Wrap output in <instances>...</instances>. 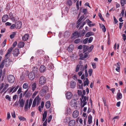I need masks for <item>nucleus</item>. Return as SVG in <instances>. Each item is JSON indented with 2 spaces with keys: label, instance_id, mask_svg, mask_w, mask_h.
I'll return each mask as SVG.
<instances>
[{
  "label": "nucleus",
  "instance_id": "nucleus-34",
  "mask_svg": "<svg viewBox=\"0 0 126 126\" xmlns=\"http://www.w3.org/2000/svg\"><path fill=\"white\" fill-rule=\"evenodd\" d=\"M89 83V81L88 80L87 78L86 79V80H85L83 83L84 86H85L86 85H88Z\"/></svg>",
  "mask_w": 126,
  "mask_h": 126
},
{
  "label": "nucleus",
  "instance_id": "nucleus-36",
  "mask_svg": "<svg viewBox=\"0 0 126 126\" xmlns=\"http://www.w3.org/2000/svg\"><path fill=\"white\" fill-rule=\"evenodd\" d=\"M120 63L119 62L117 63V67L115 69L116 71L118 72H119L120 70Z\"/></svg>",
  "mask_w": 126,
  "mask_h": 126
},
{
  "label": "nucleus",
  "instance_id": "nucleus-20",
  "mask_svg": "<svg viewBox=\"0 0 126 126\" xmlns=\"http://www.w3.org/2000/svg\"><path fill=\"white\" fill-rule=\"evenodd\" d=\"M25 45V43L22 42H21L18 44V47L19 48L23 47Z\"/></svg>",
  "mask_w": 126,
  "mask_h": 126
},
{
  "label": "nucleus",
  "instance_id": "nucleus-26",
  "mask_svg": "<svg viewBox=\"0 0 126 126\" xmlns=\"http://www.w3.org/2000/svg\"><path fill=\"white\" fill-rule=\"evenodd\" d=\"M29 102V100L27 99L25 103L24 107V110L25 111H27L28 110V105Z\"/></svg>",
  "mask_w": 126,
  "mask_h": 126
},
{
  "label": "nucleus",
  "instance_id": "nucleus-10",
  "mask_svg": "<svg viewBox=\"0 0 126 126\" xmlns=\"http://www.w3.org/2000/svg\"><path fill=\"white\" fill-rule=\"evenodd\" d=\"M72 94L70 92H68L66 94V97L67 99H70L72 97Z\"/></svg>",
  "mask_w": 126,
  "mask_h": 126
},
{
  "label": "nucleus",
  "instance_id": "nucleus-46",
  "mask_svg": "<svg viewBox=\"0 0 126 126\" xmlns=\"http://www.w3.org/2000/svg\"><path fill=\"white\" fill-rule=\"evenodd\" d=\"M98 16L100 19L103 21H104L105 20L103 18L102 16V15L100 13H99L98 14Z\"/></svg>",
  "mask_w": 126,
  "mask_h": 126
},
{
  "label": "nucleus",
  "instance_id": "nucleus-25",
  "mask_svg": "<svg viewBox=\"0 0 126 126\" xmlns=\"http://www.w3.org/2000/svg\"><path fill=\"white\" fill-rule=\"evenodd\" d=\"M66 5L68 6H71L72 4V0H67L66 2Z\"/></svg>",
  "mask_w": 126,
  "mask_h": 126
},
{
  "label": "nucleus",
  "instance_id": "nucleus-40",
  "mask_svg": "<svg viewBox=\"0 0 126 126\" xmlns=\"http://www.w3.org/2000/svg\"><path fill=\"white\" fill-rule=\"evenodd\" d=\"M16 33L15 32H13L10 35V38L12 39L16 35Z\"/></svg>",
  "mask_w": 126,
  "mask_h": 126
},
{
  "label": "nucleus",
  "instance_id": "nucleus-9",
  "mask_svg": "<svg viewBox=\"0 0 126 126\" xmlns=\"http://www.w3.org/2000/svg\"><path fill=\"white\" fill-rule=\"evenodd\" d=\"M15 25L16 28L19 29L21 27L22 22L20 21H18L15 24Z\"/></svg>",
  "mask_w": 126,
  "mask_h": 126
},
{
  "label": "nucleus",
  "instance_id": "nucleus-59",
  "mask_svg": "<svg viewBox=\"0 0 126 126\" xmlns=\"http://www.w3.org/2000/svg\"><path fill=\"white\" fill-rule=\"evenodd\" d=\"M78 34V32L77 31L74 32L73 33V35L74 36L77 37V34Z\"/></svg>",
  "mask_w": 126,
  "mask_h": 126
},
{
  "label": "nucleus",
  "instance_id": "nucleus-51",
  "mask_svg": "<svg viewBox=\"0 0 126 126\" xmlns=\"http://www.w3.org/2000/svg\"><path fill=\"white\" fill-rule=\"evenodd\" d=\"M15 88V87L12 86L11 88H9L8 89L9 90V93H10L12 92Z\"/></svg>",
  "mask_w": 126,
  "mask_h": 126
},
{
  "label": "nucleus",
  "instance_id": "nucleus-2",
  "mask_svg": "<svg viewBox=\"0 0 126 126\" xmlns=\"http://www.w3.org/2000/svg\"><path fill=\"white\" fill-rule=\"evenodd\" d=\"M41 100V99L39 97V96L37 95L33 100L32 107H34L36 106V103L37 105H38L40 103Z\"/></svg>",
  "mask_w": 126,
  "mask_h": 126
},
{
  "label": "nucleus",
  "instance_id": "nucleus-45",
  "mask_svg": "<svg viewBox=\"0 0 126 126\" xmlns=\"http://www.w3.org/2000/svg\"><path fill=\"white\" fill-rule=\"evenodd\" d=\"M80 42L79 38H78L75 40L74 41V43L75 44H78Z\"/></svg>",
  "mask_w": 126,
  "mask_h": 126
},
{
  "label": "nucleus",
  "instance_id": "nucleus-35",
  "mask_svg": "<svg viewBox=\"0 0 126 126\" xmlns=\"http://www.w3.org/2000/svg\"><path fill=\"white\" fill-rule=\"evenodd\" d=\"M87 64H86L84 67L85 72V76L87 77L88 76V74L87 73V71L86 69L87 68Z\"/></svg>",
  "mask_w": 126,
  "mask_h": 126
},
{
  "label": "nucleus",
  "instance_id": "nucleus-29",
  "mask_svg": "<svg viewBox=\"0 0 126 126\" xmlns=\"http://www.w3.org/2000/svg\"><path fill=\"white\" fill-rule=\"evenodd\" d=\"M37 53L39 55H43L44 53V52L43 50H38Z\"/></svg>",
  "mask_w": 126,
  "mask_h": 126
},
{
  "label": "nucleus",
  "instance_id": "nucleus-48",
  "mask_svg": "<svg viewBox=\"0 0 126 126\" xmlns=\"http://www.w3.org/2000/svg\"><path fill=\"white\" fill-rule=\"evenodd\" d=\"M80 66L78 64L77 66L76 67L75 71L76 72H78L79 69V67Z\"/></svg>",
  "mask_w": 126,
  "mask_h": 126
},
{
  "label": "nucleus",
  "instance_id": "nucleus-21",
  "mask_svg": "<svg viewBox=\"0 0 126 126\" xmlns=\"http://www.w3.org/2000/svg\"><path fill=\"white\" fill-rule=\"evenodd\" d=\"M32 89L33 91H34L36 88V84L35 82H34L32 85Z\"/></svg>",
  "mask_w": 126,
  "mask_h": 126
},
{
  "label": "nucleus",
  "instance_id": "nucleus-14",
  "mask_svg": "<svg viewBox=\"0 0 126 126\" xmlns=\"http://www.w3.org/2000/svg\"><path fill=\"white\" fill-rule=\"evenodd\" d=\"M48 90V87L47 86H45L43 87L41 92L43 94H44L47 92Z\"/></svg>",
  "mask_w": 126,
  "mask_h": 126
},
{
  "label": "nucleus",
  "instance_id": "nucleus-17",
  "mask_svg": "<svg viewBox=\"0 0 126 126\" xmlns=\"http://www.w3.org/2000/svg\"><path fill=\"white\" fill-rule=\"evenodd\" d=\"M74 46L73 45H70L67 49L68 51L69 52H71L74 49Z\"/></svg>",
  "mask_w": 126,
  "mask_h": 126
},
{
  "label": "nucleus",
  "instance_id": "nucleus-61",
  "mask_svg": "<svg viewBox=\"0 0 126 126\" xmlns=\"http://www.w3.org/2000/svg\"><path fill=\"white\" fill-rule=\"evenodd\" d=\"M9 86V85L8 84H6L5 85V87H4L2 90V92L4 91L5 90L7 87H8Z\"/></svg>",
  "mask_w": 126,
  "mask_h": 126
},
{
  "label": "nucleus",
  "instance_id": "nucleus-5",
  "mask_svg": "<svg viewBox=\"0 0 126 126\" xmlns=\"http://www.w3.org/2000/svg\"><path fill=\"white\" fill-rule=\"evenodd\" d=\"M7 79L8 82L10 83H14L15 80L14 76L11 75H10L8 76Z\"/></svg>",
  "mask_w": 126,
  "mask_h": 126
},
{
  "label": "nucleus",
  "instance_id": "nucleus-24",
  "mask_svg": "<svg viewBox=\"0 0 126 126\" xmlns=\"http://www.w3.org/2000/svg\"><path fill=\"white\" fill-rule=\"evenodd\" d=\"M47 112L46 111H44V113L43 114L42 121H44L45 120L47 116Z\"/></svg>",
  "mask_w": 126,
  "mask_h": 126
},
{
  "label": "nucleus",
  "instance_id": "nucleus-49",
  "mask_svg": "<svg viewBox=\"0 0 126 126\" xmlns=\"http://www.w3.org/2000/svg\"><path fill=\"white\" fill-rule=\"evenodd\" d=\"M124 10H122L121 12L120 15V16L122 17L124 16Z\"/></svg>",
  "mask_w": 126,
  "mask_h": 126
},
{
  "label": "nucleus",
  "instance_id": "nucleus-41",
  "mask_svg": "<svg viewBox=\"0 0 126 126\" xmlns=\"http://www.w3.org/2000/svg\"><path fill=\"white\" fill-rule=\"evenodd\" d=\"M28 87V84L27 83H24L23 86V88L24 89H27Z\"/></svg>",
  "mask_w": 126,
  "mask_h": 126
},
{
  "label": "nucleus",
  "instance_id": "nucleus-32",
  "mask_svg": "<svg viewBox=\"0 0 126 126\" xmlns=\"http://www.w3.org/2000/svg\"><path fill=\"white\" fill-rule=\"evenodd\" d=\"M92 117L91 115H90L88 117V122L89 124H90L92 122Z\"/></svg>",
  "mask_w": 126,
  "mask_h": 126
},
{
  "label": "nucleus",
  "instance_id": "nucleus-52",
  "mask_svg": "<svg viewBox=\"0 0 126 126\" xmlns=\"http://www.w3.org/2000/svg\"><path fill=\"white\" fill-rule=\"evenodd\" d=\"M5 98L6 99H8L9 101H11V98L8 95H6L5 96Z\"/></svg>",
  "mask_w": 126,
  "mask_h": 126
},
{
  "label": "nucleus",
  "instance_id": "nucleus-23",
  "mask_svg": "<svg viewBox=\"0 0 126 126\" xmlns=\"http://www.w3.org/2000/svg\"><path fill=\"white\" fill-rule=\"evenodd\" d=\"M94 35V33L92 32H88L85 34L86 37H88L91 36L93 35Z\"/></svg>",
  "mask_w": 126,
  "mask_h": 126
},
{
  "label": "nucleus",
  "instance_id": "nucleus-47",
  "mask_svg": "<svg viewBox=\"0 0 126 126\" xmlns=\"http://www.w3.org/2000/svg\"><path fill=\"white\" fill-rule=\"evenodd\" d=\"M32 99H30L29 100V106L28 108H30V107L32 103Z\"/></svg>",
  "mask_w": 126,
  "mask_h": 126
},
{
  "label": "nucleus",
  "instance_id": "nucleus-60",
  "mask_svg": "<svg viewBox=\"0 0 126 126\" xmlns=\"http://www.w3.org/2000/svg\"><path fill=\"white\" fill-rule=\"evenodd\" d=\"M19 87V85H17L15 88H14V89L13 92V93H14L16 92Z\"/></svg>",
  "mask_w": 126,
  "mask_h": 126
},
{
  "label": "nucleus",
  "instance_id": "nucleus-27",
  "mask_svg": "<svg viewBox=\"0 0 126 126\" xmlns=\"http://www.w3.org/2000/svg\"><path fill=\"white\" fill-rule=\"evenodd\" d=\"M122 98V94L120 93H118L117 95L116 98L118 100L121 99Z\"/></svg>",
  "mask_w": 126,
  "mask_h": 126
},
{
  "label": "nucleus",
  "instance_id": "nucleus-37",
  "mask_svg": "<svg viewBox=\"0 0 126 126\" xmlns=\"http://www.w3.org/2000/svg\"><path fill=\"white\" fill-rule=\"evenodd\" d=\"M18 118L19 120L21 121H25L26 120V119L23 117L20 116H18Z\"/></svg>",
  "mask_w": 126,
  "mask_h": 126
},
{
  "label": "nucleus",
  "instance_id": "nucleus-15",
  "mask_svg": "<svg viewBox=\"0 0 126 126\" xmlns=\"http://www.w3.org/2000/svg\"><path fill=\"white\" fill-rule=\"evenodd\" d=\"M13 49V48L12 47H11L8 50V51L7 53L5 55V56L6 57H10L11 53H10L12 51Z\"/></svg>",
  "mask_w": 126,
  "mask_h": 126
},
{
  "label": "nucleus",
  "instance_id": "nucleus-50",
  "mask_svg": "<svg viewBox=\"0 0 126 126\" xmlns=\"http://www.w3.org/2000/svg\"><path fill=\"white\" fill-rule=\"evenodd\" d=\"M121 3L122 6H124L125 3V0H121Z\"/></svg>",
  "mask_w": 126,
  "mask_h": 126
},
{
  "label": "nucleus",
  "instance_id": "nucleus-30",
  "mask_svg": "<svg viewBox=\"0 0 126 126\" xmlns=\"http://www.w3.org/2000/svg\"><path fill=\"white\" fill-rule=\"evenodd\" d=\"M77 101L75 99H73L71 100L70 102L71 105H72L73 106L75 105Z\"/></svg>",
  "mask_w": 126,
  "mask_h": 126
},
{
  "label": "nucleus",
  "instance_id": "nucleus-7",
  "mask_svg": "<svg viewBox=\"0 0 126 126\" xmlns=\"http://www.w3.org/2000/svg\"><path fill=\"white\" fill-rule=\"evenodd\" d=\"M9 17L8 15H4L2 18V21L3 22H5L8 19Z\"/></svg>",
  "mask_w": 126,
  "mask_h": 126
},
{
  "label": "nucleus",
  "instance_id": "nucleus-11",
  "mask_svg": "<svg viewBox=\"0 0 126 126\" xmlns=\"http://www.w3.org/2000/svg\"><path fill=\"white\" fill-rule=\"evenodd\" d=\"M19 106L20 107H23L24 105L25 101L23 99H22L21 100L19 99Z\"/></svg>",
  "mask_w": 126,
  "mask_h": 126
},
{
  "label": "nucleus",
  "instance_id": "nucleus-38",
  "mask_svg": "<svg viewBox=\"0 0 126 126\" xmlns=\"http://www.w3.org/2000/svg\"><path fill=\"white\" fill-rule=\"evenodd\" d=\"M81 106L82 108L83 107L87 104V102H83L82 100H81Z\"/></svg>",
  "mask_w": 126,
  "mask_h": 126
},
{
  "label": "nucleus",
  "instance_id": "nucleus-13",
  "mask_svg": "<svg viewBox=\"0 0 126 126\" xmlns=\"http://www.w3.org/2000/svg\"><path fill=\"white\" fill-rule=\"evenodd\" d=\"M9 16L10 19L12 20L13 22H15L16 20V19H15L16 17H14L13 15L12 12H10L9 14Z\"/></svg>",
  "mask_w": 126,
  "mask_h": 126
},
{
  "label": "nucleus",
  "instance_id": "nucleus-31",
  "mask_svg": "<svg viewBox=\"0 0 126 126\" xmlns=\"http://www.w3.org/2000/svg\"><path fill=\"white\" fill-rule=\"evenodd\" d=\"M50 103L49 101H47L45 104V106L47 108H49L50 106Z\"/></svg>",
  "mask_w": 126,
  "mask_h": 126
},
{
  "label": "nucleus",
  "instance_id": "nucleus-43",
  "mask_svg": "<svg viewBox=\"0 0 126 126\" xmlns=\"http://www.w3.org/2000/svg\"><path fill=\"white\" fill-rule=\"evenodd\" d=\"M38 70V69L36 67H33L32 68V70L33 71H34V72H37Z\"/></svg>",
  "mask_w": 126,
  "mask_h": 126
},
{
  "label": "nucleus",
  "instance_id": "nucleus-33",
  "mask_svg": "<svg viewBox=\"0 0 126 126\" xmlns=\"http://www.w3.org/2000/svg\"><path fill=\"white\" fill-rule=\"evenodd\" d=\"M88 47L86 45H84L83 46V50L84 52H86L87 50L88 51Z\"/></svg>",
  "mask_w": 126,
  "mask_h": 126
},
{
  "label": "nucleus",
  "instance_id": "nucleus-22",
  "mask_svg": "<svg viewBox=\"0 0 126 126\" xmlns=\"http://www.w3.org/2000/svg\"><path fill=\"white\" fill-rule=\"evenodd\" d=\"M40 70L41 72H44L46 70V68L44 65H41L40 67Z\"/></svg>",
  "mask_w": 126,
  "mask_h": 126
},
{
  "label": "nucleus",
  "instance_id": "nucleus-56",
  "mask_svg": "<svg viewBox=\"0 0 126 126\" xmlns=\"http://www.w3.org/2000/svg\"><path fill=\"white\" fill-rule=\"evenodd\" d=\"M93 70L92 69H89L88 71V72L89 74V76H91L92 74Z\"/></svg>",
  "mask_w": 126,
  "mask_h": 126
},
{
  "label": "nucleus",
  "instance_id": "nucleus-55",
  "mask_svg": "<svg viewBox=\"0 0 126 126\" xmlns=\"http://www.w3.org/2000/svg\"><path fill=\"white\" fill-rule=\"evenodd\" d=\"M88 40V38H85L83 40V43L84 44H86L87 43Z\"/></svg>",
  "mask_w": 126,
  "mask_h": 126
},
{
  "label": "nucleus",
  "instance_id": "nucleus-6",
  "mask_svg": "<svg viewBox=\"0 0 126 126\" xmlns=\"http://www.w3.org/2000/svg\"><path fill=\"white\" fill-rule=\"evenodd\" d=\"M28 77L30 79L33 80L35 77V74L33 72H31L28 75Z\"/></svg>",
  "mask_w": 126,
  "mask_h": 126
},
{
  "label": "nucleus",
  "instance_id": "nucleus-16",
  "mask_svg": "<svg viewBox=\"0 0 126 126\" xmlns=\"http://www.w3.org/2000/svg\"><path fill=\"white\" fill-rule=\"evenodd\" d=\"M76 124V122L74 120H72L70 121L68 123L69 126H74Z\"/></svg>",
  "mask_w": 126,
  "mask_h": 126
},
{
  "label": "nucleus",
  "instance_id": "nucleus-28",
  "mask_svg": "<svg viewBox=\"0 0 126 126\" xmlns=\"http://www.w3.org/2000/svg\"><path fill=\"white\" fill-rule=\"evenodd\" d=\"M100 28L102 29V31L104 32H105L106 31V29L104 25L103 24H99Z\"/></svg>",
  "mask_w": 126,
  "mask_h": 126
},
{
  "label": "nucleus",
  "instance_id": "nucleus-53",
  "mask_svg": "<svg viewBox=\"0 0 126 126\" xmlns=\"http://www.w3.org/2000/svg\"><path fill=\"white\" fill-rule=\"evenodd\" d=\"M4 62H3V61H2L1 62V63L0 65V68L2 69L3 68V66H4Z\"/></svg>",
  "mask_w": 126,
  "mask_h": 126
},
{
  "label": "nucleus",
  "instance_id": "nucleus-39",
  "mask_svg": "<svg viewBox=\"0 0 126 126\" xmlns=\"http://www.w3.org/2000/svg\"><path fill=\"white\" fill-rule=\"evenodd\" d=\"M88 53H85L83 55V57H82L81 58V60H83L84 58H86L88 57Z\"/></svg>",
  "mask_w": 126,
  "mask_h": 126
},
{
  "label": "nucleus",
  "instance_id": "nucleus-18",
  "mask_svg": "<svg viewBox=\"0 0 126 126\" xmlns=\"http://www.w3.org/2000/svg\"><path fill=\"white\" fill-rule=\"evenodd\" d=\"M29 36V35L28 34H25L22 37V39L23 41H25L28 39Z\"/></svg>",
  "mask_w": 126,
  "mask_h": 126
},
{
  "label": "nucleus",
  "instance_id": "nucleus-1",
  "mask_svg": "<svg viewBox=\"0 0 126 126\" xmlns=\"http://www.w3.org/2000/svg\"><path fill=\"white\" fill-rule=\"evenodd\" d=\"M9 57H10L8 56L6 57L5 56V59L3 61V62H4V63L5 66L6 67L9 66L11 64V63H13L16 61L15 59L13 60H12L9 58Z\"/></svg>",
  "mask_w": 126,
  "mask_h": 126
},
{
  "label": "nucleus",
  "instance_id": "nucleus-8",
  "mask_svg": "<svg viewBox=\"0 0 126 126\" xmlns=\"http://www.w3.org/2000/svg\"><path fill=\"white\" fill-rule=\"evenodd\" d=\"M19 54V50L18 49L16 48L13 50V54L14 56H17Z\"/></svg>",
  "mask_w": 126,
  "mask_h": 126
},
{
  "label": "nucleus",
  "instance_id": "nucleus-58",
  "mask_svg": "<svg viewBox=\"0 0 126 126\" xmlns=\"http://www.w3.org/2000/svg\"><path fill=\"white\" fill-rule=\"evenodd\" d=\"M15 28H16V26L15 24H13L10 27L11 29H14Z\"/></svg>",
  "mask_w": 126,
  "mask_h": 126
},
{
  "label": "nucleus",
  "instance_id": "nucleus-42",
  "mask_svg": "<svg viewBox=\"0 0 126 126\" xmlns=\"http://www.w3.org/2000/svg\"><path fill=\"white\" fill-rule=\"evenodd\" d=\"M94 48L93 45H91L88 48V52H90Z\"/></svg>",
  "mask_w": 126,
  "mask_h": 126
},
{
  "label": "nucleus",
  "instance_id": "nucleus-4",
  "mask_svg": "<svg viewBox=\"0 0 126 126\" xmlns=\"http://www.w3.org/2000/svg\"><path fill=\"white\" fill-rule=\"evenodd\" d=\"M39 83L41 85H44L46 83V79L45 77L43 76L41 77L39 79Z\"/></svg>",
  "mask_w": 126,
  "mask_h": 126
},
{
  "label": "nucleus",
  "instance_id": "nucleus-63",
  "mask_svg": "<svg viewBox=\"0 0 126 126\" xmlns=\"http://www.w3.org/2000/svg\"><path fill=\"white\" fill-rule=\"evenodd\" d=\"M122 36L123 40L125 41L126 39V35L125 34H122Z\"/></svg>",
  "mask_w": 126,
  "mask_h": 126
},
{
  "label": "nucleus",
  "instance_id": "nucleus-3",
  "mask_svg": "<svg viewBox=\"0 0 126 126\" xmlns=\"http://www.w3.org/2000/svg\"><path fill=\"white\" fill-rule=\"evenodd\" d=\"M81 20V19L80 20V19H79L77 22V25L76 26V27L78 28L80 26L79 28V30L81 29L83 27L84 25L86 24V23L85 22H83L82 23L80 21Z\"/></svg>",
  "mask_w": 126,
  "mask_h": 126
},
{
  "label": "nucleus",
  "instance_id": "nucleus-44",
  "mask_svg": "<svg viewBox=\"0 0 126 126\" xmlns=\"http://www.w3.org/2000/svg\"><path fill=\"white\" fill-rule=\"evenodd\" d=\"M6 42V40H5L1 44V46L2 47H4L5 45Z\"/></svg>",
  "mask_w": 126,
  "mask_h": 126
},
{
  "label": "nucleus",
  "instance_id": "nucleus-57",
  "mask_svg": "<svg viewBox=\"0 0 126 126\" xmlns=\"http://www.w3.org/2000/svg\"><path fill=\"white\" fill-rule=\"evenodd\" d=\"M82 99H83L82 102H86V100L87 99V97L86 96H82Z\"/></svg>",
  "mask_w": 126,
  "mask_h": 126
},
{
  "label": "nucleus",
  "instance_id": "nucleus-12",
  "mask_svg": "<svg viewBox=\"0 0 126 126\" xmlns=\"http://www.w3.org/2000/svg\"><path fill=\"white\" fill-rule=\"evenodd\" d=\"M79 111L77 110L74 111L72 114L73 117L75 118H76L79 115Z\"/></svg>",
  "mask_w": 126,
  "mask_h": 126
},
{
  "label": "nucleus",
  "instance_id": "nucleus-19",
  "mask_svg": "<svg viewBox=\"0 0 126 126\" xmlns=\"http://www.w3.org/2000/svg\"><path fill=\"white\" fill-rule=\"evenodd\" d=\"M76 83L75 81H71L70 83L71 88H75L76 86Z\"/></svg>",
  "mask_w": 126,
  "mask_h": 126
},
{
  "label": "nucleus",
  "instance_id": "nucleus-54",
  "mask_svg": "<svg viewBox=\"0 0 126 126\" xmlns=\"http://www.w3.org/2000/svg\"><path fill=\"white\" fill-rule=\"evenodd\" d=\"M93 39V37H90L88 40V42L89 43H91Z\"/></svg>",
  "mask_w": 126,
  "mask_h": 126
},
{
  "label": "nucleus",
  "instance_id": "nucleus-64",
  "mask_svg": "<svg viewBox=\"0 0 126 126\" xmlns=\"http://www.w3.org/2000/svg\"><path fill=\"white\" fill-rule=\"evenodd\" d=\"M92 66L93 68L95 69L96 67V64L94 63H92Z\"/></svg>",
  "mask_w": 126,
  "mask_h": 126
},
{
  "label": "nucleus",
  "instance_id": "nucleus-62",
  "mask_svg": "<svg viewBox=\"0 0 126 126\" xmlns=\"http://www.w3.org/2000/svg\"><path fill=\"white\" fill-rule=\"evenodd\" d=\"M103 100L104 102V106H106L107 105V104L105 98H103Z\"/></svg>",
  "mask_w": 126,
  "mask_h": 126
}]
</instances>
